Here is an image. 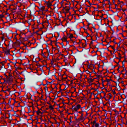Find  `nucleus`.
I'll list each match as a JSON object with an SVG mask.
<instances>
[{
	"label": "nucleus",
	"mask_w": 127,
	"mask_h": 127,
	"mask_svg": "<svg viewBox=\"0 0 127 127\" xmlns=\"http://www.w3.org/2000/svg\"><path fill=\"white\" fill-rule=\"evenodd\" d=\"M80 107L81 105L79 104H77V105L76 106H73L72 109V110L76 112L77 111Z\"/></svg>",
	"instance_id": "nucleus-1"
},
{
	"label": "nucleus",
	"mask_w": 127,
	"mask_h": 127,
	"mask_svg": "<svg viewBox=\"0 0 127 127\" xmlns=\"http://www.w3.org/2000/svg\"><path fill=\"white\" fill-rule=\"evenodd\" d=\"M6 62L5 61H3L0 62V67L1 68H5L4 64Z\"/></svg>",
	"instance_id": "nucleus-2"
},
{
	"label": "nucleus",
	"mask_w": 127,
	"mask_h": 127,
	"mask_svg": "<svg viewBox=\"0 0 127 127\" xmlns=\"http://www.w3.org/2000/svg\"><path fill=\"white\" fill-rule=\"evenodd\" d=\"M62 40L63 41H67V38L64 35V36L63 38H62Z\"/></svg>",
	"instance_id": "nucleus-3"
},
{
	"label": "nucleus",
	"mask_w": 127,
	"mask_h": 127,
	"mask_svg": "<svg viewBox=\"0 0 127 127\" xmlns=\"http://www.w3.org/2000/svg\"><path fill=\"white\" fill-rule=\"evenodd\" d=\"M4 53L6 55L9 54L10 50H6L4 52Z\"/></svg>",
	"instance_id": "nucleus-4"
},
{
	"label": "nucleus",
	"mask_w": 127,
	"mask_h": 127,
	"mask_svg": "<svg viewBox=\"0 0 127 127\" xmlns=\"http://www.w3.org/2000/svg\"><path fill=\"white\" fill-rule=\"evenodd\" d=\"M47 6L48 7H50L52 5V4L51 3L48 2L47 4Z\"/></svg>",
	"instance_id": "nucleus-5"
},
{
	"label": "nucleus",
	"mask_w": 127,
	"mask_h": 127,
	"mask_svg": "<svg viewBox=\"0 0 127 127\" xmlns=\"http://www.w3.org/2000/svg\"><path fill=\"white\" fill-rule=\"evenodd\" d=\"M8 80L10 82L12 81V79L11 77H10L7 78Z\"/></svg>",
	"instance_id": "nucleus-6"
},
{
	"label": "nucleus",
	"mask_w": 127,
	"mask_h": 127,
	"mask_svg": "<svg viewBox=\"0 0 127 127\" xmlns=\"http://www.w3.org/2000/svg\"><path fill=\"white\" fill-rule=\"evenodd\" d=\"M73 34H70L69 35V37L70 39L73 38Z\"/></svg>",
	"instance_id": "nucleus-7"
},
{
	"label": "nucleus",
	"mask_w": 127,
	"mask_h": 127,
	"mask_svg": "<svg viewBox=\"0 0 127 127\" xmlns=\"http://www.w3.org/2000/svg\"><path fill=\"white\" fill-rule=\"evenodd\" d=\"M88 81L90 82H92L93 81V80L91 78H90L88 79Z\"/></svg>",
	"instance_id": "nucleus-8"
},
{
	"label": "nucleus",
	"mask_w": 127,
	"mask_h": 127,
	"mask_svg": "<svg viewBox=\"0 0 127 127\" xmlns=\"http://www.w3.org/2000/svg\"><path fill=\"white\" fill-rule=\"evenodd\" d=\"M65 10L66 13H68L69 12V9L68 8H65Z\"/></svg>",
	"instance_id": "nucleus-9"
},
{
	"label": "nucleus",
	"mask_w": 127,
	"mask_h": 127,
	"mask_svg": "<svg viewBox=\"0 0 127 127\" xmlns=\"http://www.w3.org/2000/svg\"><path fill=\"white\" fill-rule=\"evenodd\" d=\"M99 126V124H98L96 123L95 125V127H98Z\"/></svg>",
	"instance_id": "nucleus-10"
},
{
	"label": "nucleus",
	"mask_w": 127,
	"mask_h": 127,
	"mask_svg": "<svg viewBox=\"0 0 127 127\" xmlns=\"http://www.w3.org/2000/svg\"><path fill=\"white\" fill-rule=\"evenodd\" d=\"M49 108L51 109H53L52 106L51 105H50L49 106Z\"/></svg>",
	"instance_id": "nucleus-11"
},
{
	"label": "nucleus",
	"mask_w": 127,
	"mask_h": 127,
	"mask_svg": "<svg viewBox=\"0 0 127 127\" xmlns=\"http://www.w3.org/2000/svg\"><path fill=\"white\" fill-rule=\"evenodd\" d=\"M8 76L9 77H12L11 74H10L9 73Z\"/></svg>",
	"instance_id": "nucleus-12"
},
{
	"label": "nucleus",
	"mask_w": 127,
	"mask_h": 127,
	"mask_svg": "<svg viewBox=\"0 0 127 127\" xmlns=\"http://www.w3.org/2000/svg\"><path fill=\"white\" fill-rule=\"evenodd\" d=\"M93 125H94V124H95L96 123V121H93Z\"/></svg>",
	"instance_id": "nucleus-13"
},
{
	"label": "nucleus",
	"mask_w": 127,
	"mask_h": 127,
	"mask_svg": "<svg viewBox=\"0 0 127 127\" xmlns=\"http://www.w3.org/2000/svg\"><path fill=\"white\" fill-rule=\"evenodd\" d=\"M53 63H54V61H51V64H53Z\"/></svg>",
	"instance_id": "nucleus-14"
},
{
	"label": "nucleus",
	"mask_w": 127,
	"mask_h": 127,
	"mask_svg": "<svg viewBox=\"0 0 127 127\" xmlns=\"http://www.w3.org/2000/svg\"><path fill=\"white\" fill-rule=\"evenodd\" d=\"M5 76L6 77V78L7 79L8 78V76H7V75H5Z\"/></svg>",
	"instance_id": "nucleus-15"
},
{
	"label": "nucleus",
	"mask_w": 127,
	"mask_h": 127,
	"mask_svg": "<svg viewBox=\"0 0 127 127\" xmlns=\"http://www.w3.org/2000/svg\"><path fill=\"white\" fill-rule=\"evenodd\" d=\"M124 66H124V64H123V65H122V67H124Z\"/></svg>",
	"instance_id": "nucleus-16"
},
{
	"label": "nucleus",
	"mask_w": 127,
	"mask_h": 127,
	"mask_svg": "<svg viewBox=\"0 0 127 127\" xmlns=\"http://www.w3.org/2000/svg\"><path fill=\"white\" fill-rule=\"evenodd\" d=\"M90 77H91V74H90Z\"/></svg>",
	"instance_id": "nucleus-17"
},
{
	"label": "nucleus",
	"mask_w": 127,
	"mask_h": 127,
	"mask_svg": "<svg viewBox=\"0 0 127 127\" xmlns=\"http://www.w3.org/2000/svg\"><path fill=\"white\" fill-rule=\"evenodd\" d=\"M89 30H90V31H92V30H91V29H89Z\"/></svg>",
	"instance_id": "nucleus-18"
},
{
	"label": "nucleus",
	"mask_w": 127,
	"mask_h": 127,
	"mask_svg": "<svg viewBox=\"0 0 127 127\" xmlns=\"http://www.w3.org/2000/svg\"><path fill=\"white\" fill-rule=\"evenodd\" d=\"M92 127H94V125H93V126H92Z\"/></svg>",
	"instance_id": "nucleus-19"
},
{
	"label": "nucleus",
	"mask_w": 127,
	"mask_h": 127,
	"mask_svg": "<svg viewBox=\"0 0 127 127\" xmlns=\"http://www.w3.org/2000/svg\"><path fill=\"white\" fill-rule=\"evenodd\" d=\"M118 1H119L120 2V0H118Z\"/></svg>",
	"instance_id": "nucleus-20"
},
{
	"label": "nucleus",
	"mask_w": 127,
	"mask_h": 127,
	"mask_svg": "<svg viewBox=\"0 0 127 127\" xmlns=\"http://www.w3.org/2000/svg\"><path fill=\"white\" fill-rule=\"evenodd\" d=\"M119 68H118L117 69L118 70H119Z\"/></svg>",
	"instance_id": "nucleus-21"
},
{
	"label": "nucleus",
	"mask_w": 127,
	"mask_h": 127,
	"mask_svg": "<svg viewBox=\"0 0 127 127\" xmlns=\"http://www.w3.org/2000/svg\"><path fill=\"white\" fill-rule=\"evenodd\" d=\"M40 112V111H39V112Z\"/></svg>",
	"instance_id": "nucleus-22"
},
{
	"label": "nucleus",
	"mask_w": 127,
	"mask_h": 127,
	"mask_svg": "<svg viewBox=\"0 0 127 127\" xmlns=\"http://www.w3.org/2000/svg\"><path fill=\"white\" fill-rule=\"evenodd\" d=\"M8 90H10V89H8Z\"/></svg>",
	"instance_id": "nucleus-23"
},
{
	"label": "nucleus",
	"mask_w": 127,
	"mask_h": 127,
	"mask_svg": "<svg viewBox=\"0 0 127 127\" xmlns=\"http://www.w3.org/2000/svg\"><path fill=\"white\" fill-rule=\"evenodd\" d=\"M8 90H10V89H8Z\"/></svg>",
	"instance_id": "nucleus-24"
},
{
	"label": "nucleus",
	"mask_w": 127,
	"mask_h": 127,
	"mask_svg": "<svg viewBox=\"0 0 127 127\" xmlns=\"http://www.w3.org/2000/svg\"><path fill=\"white\" fill-rule=\"evenodd\" d=\"M121 2H122V1H121Z\"/></svg>",
	"instance_id": "nucleus-25"
}]
</instances>
